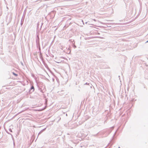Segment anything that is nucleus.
I'll use <instances>...</instances> for the list:
<instances>
[{"label": "nucleus", "instance_id": "f257e3e1", "mask_svg": "<svg viewBox=\"0 0 148 148\" xmlns=\"http://www.w3.org/2000/svg\"><path fill=\"white\" fill-rule=\"evenodd\" d=\"M8 125V122H6L4 124V128L6 131V132L8 133L9 134L7 131V130L6 129V128H7Z\"/></svg>", "mask_w": 148, "mask_h": 148}, {"label": "nucleus", "instance_id": "f03ea898", "mask_svg": "<svg viewBox=\"0 0 148 148\" xmlns=\"http://www.w3.org/2000/svg\"><path fill=\"white\" fill-rule=\"evenodd\" d=\"M13 73V74L14 75H15V76H17V74H15V73Z\"/></svg>", "mask_w": 148, "mask_h": 148}, {"label": "nucleus", "instance_id": "7ed1b4c3", "mask_svg": "<svg viewBox=\"0 0 148 148\" xmlns=\"http://www.w3.org/2000/svg\"><path fill=\"white\" fill-rule=\"evenodd\" d=\"M34 86H32V88H31V89H34Z\"/></svg>", "mask_w": 148, "mask_h": 148}, {"label": "nucleus", "instance_id": "20e7f679", "mask_svg": "<svg viewBox=\"0 0 148 148\" xmlns=\"http://www.w3.org/2000/svg\"><path fill=\"white\" fill-rule=\"evenodd\" d=\"M7 8L8 9V7L7 6Z\"/></svg>", "mask_w": 148, "mask_h": 148}, {"label": "nucleus", "instance_id": "39448f33", "mask_svg": "<svg viewBox=\"0 0 148 148\" xmlns=\"http://www.w3.org/2000/svg\"><path fill=\"white\" fill-rule=\"evenodd\" d=\"M118 148H120V147H119Z\"/></svg>", "mask_w": 148, "mask_h": 148}, {"label": "nucleus", "instance_id": "423d86ee", "mask_svg": "<svg viewBox=\"0 0 148 148\" xmlns=\"http://www.w3.org/2000/svg\"><path fill=\"white\" fill-rule=\"evenodd\" d=\"M147 42H148V40L147 41Z\"/></svg>", "mask_w": 148, "mask_h": 148}]
</instances>
